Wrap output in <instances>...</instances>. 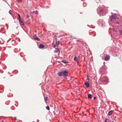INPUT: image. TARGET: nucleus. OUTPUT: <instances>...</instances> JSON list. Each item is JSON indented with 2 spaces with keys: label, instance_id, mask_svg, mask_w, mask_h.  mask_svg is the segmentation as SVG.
<instances>
[{
  "label": "nucleus",
  "instance_id": "9d476101",
  "mask_svg": "<svg viewBox=\"0 0 122 122\" xmlns=\"http://www.w3.org/2000/svg\"><path fill=\"white\" fill-rule=\"evenodd\" d=\"M92 95L91 94H89L88 96V98H90V99L92 98Z\"/></svg>",
  "mask_w": 122,
  "mask_h": 122
},
{
  "label": "nucleus",
  "instance_id": "2eb2a0df",
  "mask_svg": "<svg viewBox=\"0 0 122 122\" xmlns=\"http://www.w3.org/2000/svg\"><path fill=\"white\" fill-rule=\"evenodd\" d=\"M104 122H109V120L107 118L106 119Z\"/></svg>",
  "mask_w": 122,
  "mask_h": 122
},
{
  "label": "nucleus",
  "instance_id": "39448f33",
  "mask_svg": "<svg viewBox=\"0 0 122 122\" xmlns=\"http://www.w3.org/2000/svg\"><path fill=\"white\" fill-rule=\"evenodd\" d=\"M110 59V57L108 56H107L105 57V60L106 61H108Z\"/></svg>",
  "mask_w": 122,
  "mask_h": 122
},
{
  "label": "nucleus",
  "instance_id": "7c9ffc66",
  "mask_svg": "<svg viewBox=\"0 0 122 122\" xmlns=\"http://www.w3.org/2000/svg\"><path fill=\"white\" fill-rule=\"evenodd\" d=\"M15 119H16V117H15Z\"/></svg>",
  "mask_w": 122,
  "mask_h": 122
},
{
  "label": "nucleus",
  "instance_id": "f8f14e48",
  "mask_svg": "<svg viewBox=\"0 0 122 122\" xmlns=\"http://www.w3.org/2000/svg\"><path fill=\"white\" fill-rule=\"evenodd\" d=\"M60 43V41H56V44L57 45H58Z\"/></svg>",
  "mask_w": 122,
  "mask_h": 122
},
{
  "label": "nucleus",
  "instance_id": "bb28decb",
  "mask_svg": "<svg viewBox=\"0 0 122 122\" xmlns=\"http://www.w3.org/2000/svg\"><path fill=\"white\" fill-rule=\"evenodd\" d=\"M35 32L36 33L37 32V31H36V30H35Z\"/></svg>",
  "mask_w": 122,
  "mask_h": 122
},
{
  "label": "nucleus",
  "instance_id": "7ed1b4c3",
  "mask_svg": "<svg viewBox=\"0 0 122 122\" xmlns=\"http://www.w3.org/2000/svg\"><path fill=\"white\" fill-rule=\"evenodd\" d=\"M84 84L86 86L87 88H88L90 86L89 83L86 82H85L84 83Z\"/></svg>",
  "mask_w": 122,
  "mask_h": 122
},
{
  "label": "nucleus",
  "instance_id": "ddd939ff",
  "mask_svg": "<svg viewBox=\"0 0 122 122\" xmlns=\"http://www.w3.org/2000/svg\"><path fill=\"white\" fill-rule=\"evenodd\" d=\"M18 16L19 17V18L18 19V20H19L21 19L20 16L19 14H18Z\"/></svg>",
  "mask_w": 122,
  "mask_h": 122
},
{
  "label": "nucleus",
  "instance_id": "9b49d317",
  "mask_svg": "<svg viewBox=\"0 0 122 122\" xmlns=\"http://www.w3.org/2000/svg\"><path fill=\"white\" fill-rule=\"evenodd\" d=\"M74 60L75 61H78V59L77 57L76 56H75L74 58Z\"/></svg>",
  "mask_w": 122,
  "mask_h": 122
},
{
  "label": "nucleus",
  "instance_id": "c756f323",
  "mask_svg": "<svg viewBox=\"0 0 122 122\" xmlns=\"http://www.w3.org/2000/svg\"><path fill=\"white\" fill-rule=\"evenodd\" d=\"M2 122H4L3 121H2Z\"/></svg>",
  "mask_w": 122,
  "mask_h": 122
},
{
  "label": "nucleus",
  "instance_id": "c85d7f7f",
  "mask_svg": "<svg viewBox=\"0 0 122 122\" xmlns=\"http://www.w3.org/2000/svg\"><path fill=\"white\" fill-rule=\"evenodd\" d=\"M111 122H114V121H112Z\"/></svg>",
  "mask_w": 122,
  "mask_h": 122
},
{
  "label": "nucleus",
  "instance_id": "20e7f679",
  "mask_svg": "<svg viewBox=\"0 0 122 122\" xmlns=\"http://www.w3.org/2000/svg\"><path fill=\"white\" fill-rule=\"evenodd\" d=\"M19 20L20 24L21 25H24V24L23 21L21 20V19Z\"/></svg>",
  "mask_w": 122,
  "mask_h": 122
},
{
  "label": "nucleus",
  "instance_id": "aec40b11",
  "mask_svg": "<svg viewBox=\"0 0 122 122\" xmlns=\"http://www.w3.org/2000/svg\"><path fill=\"white\" fill-rule=\"evenodd\" d=\"M58 51V50H56L54 51V52L55 53H56Z\"/></svg>",
  "mask_w": 122,
  "mask_h": 122
},
{
  "label": "nucleus",
  "instance_id": "a878e982",
  "mask_svg": "<svg viewBox=\"0 0 122 122\" xmlns=\"http://www.w3.org/2000/svg\"><path fill=\"white\" fill-rule=\"evenodd\" d=\"M27 17L28 18L29 17V15L28 14H27Z\"/></svg>",
  "mask_w": 122,
  "mask_h": 122
},
{
  "label": "nucleus",
  "instance_id": "cd10ccee",
  "mask_svg": "<svg viewBox=\"0 0 122 122\" xmlns=\"http://www.w3.org/2000/svg\"><path fill=\"white\" fill-rule=\"evenodd\" d=\"M94 99H96V97H94Z\"/></svg>",
  "mask_w": 122,
  "mask_h": 122
},
{
  "label": "nucleus",
  "instance_id": "412c9836",
  "mask_svg": "<svg viewBox=\"0 0 122 122\" xmlns=\"http://www.w3.org/2000/svg\"><path fill=\"white\" fill-rule=\"evenodd\" d=\"M83 5L84 6H85L86 5V4L85 3H83Z\"/></svg>",
  "mask_w": 122,
  "mask_h": 122
},
{
  "label": "nucleus",
  "instance_id": "423d86ee",
  "mask_svg": "<svg viewBox=\"0 0 122 122\" xmlns=\"http://www.w3.org/2000/svg\"><path fill=\"white\" fill-rule=\"evenodd\" d=\"M45 47L42 44H41L40 45L39 47V48L41 49L44 48Z\"/></svg>",
  "mask_w": 122,
  "mask_h": 122
},
{
  "label": "nucleus",
  "instance_id": "5701e85b",
  "mask_svg": "<svg viewBox=\"0 0 122 122\" xmlns=\"http://www.w3.org/2000/svg\"><path fill=\"white\" fill-rule=\"evenodd\" d=\"M9 13H10V14L11 15V11H10H10H9Z\"/></svg>",
  "mask_w": 122,
  "mask_h": 122
},
{
  "label": "nucleus",
  "instance_id": "f3484780",
  "mask_svg": "<svg viewBox=\"0 0 122 122\" xmlns=\"http://www.w3.org/2000/svg\"><path fill=\"white\" fill-rule=\"evenodd\" d=\"M33 12L34 13H35L36 14H38V12L37 11H33Z\"/></svg>",
  "mask_w": 122,
  "mask_h": 122
},
{
  "label": "nucleus",
  "instance_id": "0eeeda50",
  "mask_svg": "<svg viewBox=\"0 0 122 122\" xmlns=\"http://www.w3.org/2000/svg\"><path fill=\"white\" fill-rule=\"evenodd\" d=\"M34 38L35 40L38 41H39L40 40V39L36 36H35V37H34Z\"/></svg>",
  "mask_w": 122,
  "mask_h": 122
},
{
  "label": "nucleus",
  "instance_id": "f257e3e1",
  "mask_svg": "<svg viewBox=\"0 0 122 122\" xmlns=\"http://www.w3.org/2000/svg\"><path fill=\"white\" fill-rule=\"evenodd\" d=\"M68 73V71L66 70H64L59 73L58 74V75L59 76H62L63 75L64 77H65V76H67Z\"/></svg>",
  "mask_w": 122,
  "mask_h": 122
},
{
  "label": "nucleus",
  "instance_id": "6e6552de",
  "mask_svg": "<svg viewBox=\"0 0 122 122\" xmlns=\"http://www.w3.org/2000/svg\"><path fill=\"white\" fill-rule=\"evenodd\" d=\"M113 112V111L112 110H111L109 111L108 114V116H110L111 115L112 113Z\"/></svg>",
  "mask_w": 122,
  "mask_h": 122
},
{
  "label": "nucleus",
  "instance_id": "b1692460",
  "mask_svg": "<svg viewBox=\"0 0 122 122\" xmlns=\"http://www.w3.org/2000/svg\"><path fill=\"white\" fill-rule=\"evenodd\" d=\"M113 29H114V30H113L114 31H116V30L114 28H113Z\"/></svg>",
  "mask_w": 122,
  "mask_h": 122
},
{
  "label": "nucleus",
  "instance_id": "dca6fc26",
  "mask_svg": "<svg viewBox=\"0 0 122 122\" xmlns=\"http://www.w3.org/2000/svg\"><path fill=\"white\" fill-rule=\"evenodd\" d=\"M46 108L48 110H49L50 109L49 107L48 106H47L46 107Z\"/></svg>",
  "mask_w": 122,
  "mask_h": 122
},
{
  "label": "nucleus",
  "instance_id": "4468645a",
  "mask_svg": "<svg viewBox=\"0 0 122 122\" xmlns=\"http://www.w3.org/2000/svg\"><path fill=\"white\" fill-rule=\"evenodd\" d=\"M47 98H47V97H44V99L45 101H47Z\"/></svg>",
  "mask_w": 122,
  "mask_h": 122
},
{
  "label": "nucleus",
  "instance_id": "f03ea898",
  "mask_svg": "<svg viewBox=\"0 0 122 122\" xmlns=\"http://www.w3.org/2000/svg\"><path fill=\"white\" fill-rule=\"evenodd\" d=\"M110 21H114L115 20L116 18V17L113 16H112L110 17Z\"/></svg>",
  "mask_w": 122,
  "mask_h": 122
},
{
  "label": "nucleus",
  "instance_id": "6ab92c4d",
  "mask_svg": "<svg viewBox=\"0 0 122 122\" xmlns=\"http://www.w3.org/2000/svg\"><path fill=\"white\" fill-rule=\"evenodd\" d=\"M62 62H63V63H65V64H66V63L67 62L65 61H62Z\"/></svg>",
  "mask_w": 122,
  "mask_h": 122
},
{
  "label": "nucleus",
  "instance_id": "4be33fe9",
  "mask_svg": "<svg viewBox=\"0 0 122 122\" xmlns=\"http://www.w3.org/2000/svg\"><path fill=\"white\" fill-rule=\"evenodd\" d=\"M57 45H56V44L55 43V44L54 46H53V47L54 48Z\"/></svg>",
  "mask_w": 122,
  "mask_h": 122
},
{
  "label": "nucleus",
  "instance_id": "1a4fd4ad",
  "mask_svg": "<svg viewBox=\"0 0 122 122\" xmlns=\"http://www.w3.org/2000/svg\"><path fill=\"white\" fill-rule=\"evenodd\" d=\"M99 9V10L98 9L97 10L98 12L99 11V12H102L103 11V9H102L101 10L100 9Z\"/></svg>",
  "mask_w": 122,
  "mask_h": 122
},
{
  "label": "nucleus",
  "instance_id": "393cba45",
  "mask_svg": "<svg viewBox=\"0 0 122 122\" xmlns=\"http://www.w3.org/2000/svg\"><path fill=\"white\" fill-rule=\"evenodd\" d=\"M120 32L121 33V34L122 35V30H121L120 31Z\"/></svg>",
  "mask_w": 122,
  "mask_h": 122
},
{
  "label": "nucleus",
  "instance_id": "a211bd4d",
  "mask_svg": "<svg viewBox=\"0 0 122 122\" xmlns=\"http://www.w3.org/2000/svg\"><path fill=\"white\" fill-rule=\"evenodd\" d=\"M116 24H118L119 25H121L120 23L119 22H116Z\"/></svg>",
  "mask_w": 122,
  "mask_h": 122
}]
</instances>
